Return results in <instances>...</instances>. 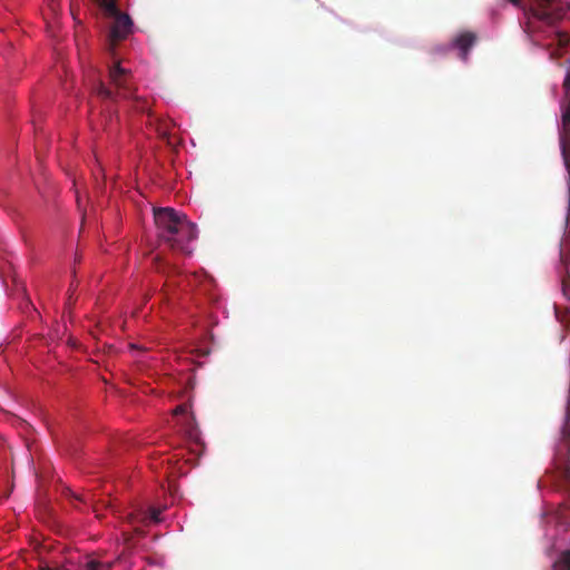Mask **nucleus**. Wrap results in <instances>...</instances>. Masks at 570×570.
<instances>
[{"mask_svg":"<svg viewBox=\"0 0 570 570\" xmlns=\"http://www.w3.org/2000/svg\"><path fill=\"white\" fill-rule=\"evenodd\" d=\"M564 97L561 101V124L559 127V144L563 165L567 171L568 210L566 229L560 242L559 264L564 276L562 277V291L570 299V71L563 81Z\"/></svg>","mask_w":570,"mask_h":570,"instance_id":"1","label":"nucleus"},{"mask_svg":"<svg viewBox=\"0 0 570 570\" xmlns=\"http://www.w3.org/2000/svg\"><path fill=\"white\" fill-rule=\"evenodd\" d=\"M157 237L161 245L175 253L190 255V244L197 237V227L186 215L170 207L154 209Z\"/></svg>","mask_w":570,"mask_h":570,"instance_id":"2","label":"nucleus"},{"mask_svg":"<svg viewBox=\"0 0 570 570\" xmlns=\"http://www.w3.org/2000/svg\"><path fill=\"white\" fill-rule=\"evenodd\" d=\"M96 91L102 99L118 101L138 98L135 95L136 88L132 83V76L130 70L121 67L120 62H114L109 67V86L99 81L96 86Z\"/></svg>","mask_w":570,"mask_h":570,"instance_id":"3","label":"nucleus"},{"mask_svg":"<svg viewBox=\"0 0 570 570\" xmlns=\"http://www.w3.org/2000/svg\"><path fill=\"white\" fill-rule=\"evenodd\" d=\"M106 18H112L114 23L110 27L108 36L109 50L114 51L117 43L126 39L132 31V20L126 13H122L118 8L115 14H106Z\"/></svg>","mask_w":570,"mask_h":570,"instance_id":"4","label":"nucleus"},{"mask_svg":"<svg viewBox=\"0 0 570 570\" xmlns=\"http://www.w3.org/2000/svg\"><path fill=\"white\" fill-rule=\"evenodd\" d=\"M476 36L473 32L466 31L458 35L451 46L460 50V58L462 60L468 59L469 50L475 43Z\"/></svg>","mask_w":570,"mask_h":570,"instance_id":"5","label":"nucleus"},{"mask_svg":"<svg viewBox=\"0 0 570 570\" xmlns=\"http://www.w3.org/2000/svg\"><path fill=\"white\" fill-rule=\"evenodd\" d=\"M556 448H562L570 452V392L567 400L564 423L561 429L559 443Z\"/></svg>","mask_w":570,"mask_h":570,"instance_id":"6","label":"nucleus"},{"mask_svg":"<svg viewBox=\"0 0 570 570\" xmlns=\"http://www.w3.org/2000/svg\"><path fill=\"white\" fill-rule=\"evenodd\" d=\"M534 2L537 7L531 8L533 16L540 20L549 21L551 13L548 11V7L551 0H534Z\"/></svg>","mask_w":570,"mask_h":570,"instance_id":"7","label":"nucleus"},{"mask_svg":"<svg viewBox=\"0 0 570 570\" xmlns=\"http://www.w3.org/2000/svg\"><path fill=\"white\" fill-rule=\"evenodd\" d=\"M104 11V14H115L116 13V0H94Z\"/></svg>","mask_w":570,"mask_h":570,"instance_id":"8","label":"nucleus"},{"mask_svg":"<svg viewBox=\"0 0 570 570\" xmlns=\"http://www.w3.org/2000/svg\"><path fill=\"white\" fill-rule=\"evenodd\" d=\"M554 570H570V550L562 552L553 564Z\"/></svg>","mask_w":570,"mask_h":570,"instance_id":"9","label":"nucleus"},{"mask_svg":"<svg viewBox=\"0 0 570 570\" xmlns=\"http://www.w3.org/2000/svg\"><path fill=\"white\" fill-rule=\"evenodd\" d=\"M553 42L560 48H567L570 43V37L563 32H557L553 38Z\"/></svg>","mask_w":570,"mask_h":570,"instance_id":"10","label":"nucleus"},{"mask_svg":"<svg viewBox=\"0 0 570 570\" xmlns=\"http://www.w3.org/2000/svg\"><path fill=\"white\" fill-rule=\"evenodd\" d=\"M183 424H184V429H185L186 433L188 434V436L195 438L196 436V428H195L193 417H189V416L185 417Z\"/></svg>","mask_w":570,"mask_h":570,"instance_id":"11","label":"nucleus"},{"mask_svg":"<svg viewBox=\"0 0 570 570\" xmlns=\"http://www.w3.org/2000/svg\"><path fill=\"white\" fill-rule=\"evenodd\" d=\"M154 263H155V266H156V269L159 272V273H165V265L163 264L161 262V258L156 255L154 258H153Z\"/></svg>","mask_w":570,"mask_h":570,"instance_id":"12","label":"nucleus"},{"mask_svg":"<svg viewBox=\"0 0 570 570\" xmlns=\"http://www.w3.org/2000/svg\"><path fill=\"white\" fill-rule=\"evenodd\" d=\"M173 413H174L175 416L186 414L187 413V405L181 404V405L176 406L175 410L173 411Z\"/></svg>","mask_w":570,"mask_h":570,"instance_id":"13","label":"nucleus"},{"mask_svg":"<svg viewBox=\"0 0 570 570\" xmlns=\"http://www.w3.org/2000/svg\"><path fill=\"white\" fill-rule=\"evenodd\" d=\"M88 570H101V562L97 560H91L87 563Z\"/></svg>","mask_w":570,"mask_h":570,"instance_id":"14","label":"nucleus"},{"mask_svg":"<svg viewBox=\"0 0 570 570\" xmlns=\"http://www.w3.org/2000/svg\"><path fill=\"white\" fill-rule=\"evenodd\" d=\"M159 513H160V512H159L158 510H155V509H154V510L151 511V515H150L151 520H153V521H155V522H158V521L160 520V519H159Z\"/></svg>","mask_w":570,"mask_h":570,"instance_id":"15","label":"nucleus"},{"mask_svg":"<svg viewBox=\"0 0 570 570\" xmlns=\"http://www.w3.org/2000/svg\"><path fill=\"white\" fill-rule=\"evenodd\" d=\"M115 562H101V570H111Z\"/></svg>","mask_w":570,"mask_h":570,"instance_id":"16","label":"nucleus"},{"mask_svg":"<svg viewBox=\"0 0 570 570\" xmlns=\"http://www.w3.org/2000/svg\"><path fill=\"white\" fill-rule=\"evenodd\" d=\"M512 4L517 6V7H520L521 6V2L522 0H509Z\"/></svg>","mask_w":570,"mask_h":570,"instance_id":"17","label":"nucleus"},{"mask_svg":"<svg viewBox=\"0 0 570 570\" xmlns=\"http://www.w3.org/2000/svg\"><path fill=\"white\" fill-rule=\"evenodd\" d=\"M136 108H137L138 110H141V111L145 109V107H142V106H141V107L136 106Z\"/></svg>","mask_w":570,"mask_h":570,"instance_id":"18","label":"nucleus"}]
</instances>
